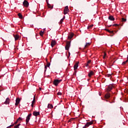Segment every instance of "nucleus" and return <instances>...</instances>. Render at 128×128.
Wrapping results in <instances>:
<instances>
[{
  "mask_svg": "<svg viewBox=\"0 0 128 128\" xmlns=\"http://www.w3.org/2000/svg\"><path fill=\"white\" fill-rule=\"evenodd\" d=\"M70 42H67L65 46L66 50H70Z\"/></svg>",
  "mask_w": 128,
  "mask_h": 128,
  "instance_id": "obj_1",
  "label": "nucleus"
},
{
  "mask_svg": "<svg viewBox=\"0 0 128 128\" xmlns=\"http://www.w3.org/2000/svg\"><path fill=\"white\" fill-rule=\"evenodd\" d=\"M60 82H62V80H54L53 84H54V86H58V84H60Z\"/></svg>",
  "mask_w": 128,
  "mask_h": 128,
  "instance_id": "obj_2",
  "label": "nucleus"
},
{
  "mask_svg": "<svg viewBox=\"0 0 128 128\" xmlns=\"http://www.w3.org/2000/svg\"><path fill=\"white\" fill-rule=\"evenodd\" d=\"M70 12V10L68 9V6H66L64 8V14H66L68 12Z\"/></svg>",
  "mask_w": 128,
  "mask_h": 128,
  "instance_id": "obj_3",
  "label": "nucleus"
},
{
  "mask_svg": "<svg viewBox=\"0 0 128 128\" xmlns=\"http://www.w3.org/2000/svg\"><path fill=\"white\" fill-rule=\"evenodd\" d=\"M23 6L26 8H28L30 6V4L27 0H24L23 2Z\"/></svg>",
  "mask_w": 128,
  "mask_h": 128,
  "instance_id": "obj_4",
  "label": "nucleus"
},
{
  "mask_svg": "<svg viewBox=\"0 0 128 128\" xmlns=\"http://www.w3.org/2000/svg\"><path fill=\"white\" fill-rule=\"evenodd\" d=\"M112 88H114V86H112V85H110V86H108L106 92H110V90H112Z\"/></svg>",
  "mask_w": 128,
  "mask_h": 128,
  "instance_id": "obj_5",
  "label": "nucleus"
},
{
  "mask_svg": "<svg viewBox=\"0 0 128 128\" xmlns=\"http://www.w3.org/2000/svg\"><path fill=\"white\" fill-rule=\"evenodd\" d=\"M30 116H32V114H29L27 116L26 118V124H28V122H30Z\"/></svg>",
  "mask_w": 128,
  "mask_h": 128,
  "instance_id": "obj_6",
  "label": "nucleus"
},
{
  "mask_svg": "<svg viewBox=\"0 0 128 128\" xmlns=\"http://www.w3.org/2000/svg\"><path fill=\"white\" fill-rule=\"evenodd\" d=\"M104 98H105L106 100H108V99L110 98V92H108V93H106L105 94Z\"/></svg>",
  "mask_w": 128,
  "mask_h": 128,
  "instance_id": "obj_7",
  "label": "nucleus"
},
{
  "mask_svg": "<svg viewBox=\"0 0 128 128\" xmlns=\"http://www.w3.org/2000/svg\"><path fill=\"white\" fill-rule=\"evenodd\" d=\"M56 40H52L51 42L52 48H54V46H56Z\"/></svg>",
  "mask_w": 128,
  "mask_h": 128,
  "instance_id": "obj_8",
  "label": "nucleus"
},
{
  "mask_svg": "<svg viewBox=\"0 0 128 128\" xmlns=\"http://www.w3.org/2000/svg\"><path fill=\"white\" fill-rule=\"evenodd\" d=\"M78 68V63H76L74 66V70H76Z\"/></svg>",
  "mask_w": 128,
  "mask_h": 128,
  "instance_id": "obj_9",
  "label": "nucleus"
},
{
  "mask_svg": "<svg viewBox=\"0 0 128 128\" xmlns=\"http://www.w3.org/2000/svg\"><path fill=\"white\" fill-rule=\"evenodd\" d=\"M33 115L34 116H40V112H37L34 111L33 112Z\"/></svg>",
  "mask_w": 128,
  "mask_h": 128,
  "instance_id": "obj_10",
  "label": "nucleus"
},
{
  "mask_svg": "<svg viewBox=\"0 0 128 128\" xmlns=\"http://www.w3.org/2000/svg\"><path fill=\"white\" fill-rule=\"evenodd\" d=\"M74 38V34H71L68 36V40H72Z\"/></svg>",
  "mask_w": 128,
  "mask_h": 128,
  "instance_id": "obj_11",
  "label": "nucleus"
},
{
  "mask_svg": "<svg viewBox=\"0 0 128 128\" xmlns=\"http://www.w3.org/2000/svg\"><path fill=\"white\" fill-rule=\"evenodd\" d=\"M50 63L48 62L47 65L45 66L44 68H45V72L46 71V68H50Z\"/></svg>",
  "mask_w": 128,
  "mask_h": 128,
  "instance_id": "obj_12",
  "label": "nucleus"
},
{
  "mask_svg": "<svg viewBox=\"0 0 128 128\" xmlns=\"http://www.w3.org/2000/svg\"><path fill=\"white\" fill-rule=\"evenodd\" d=\"M108 20H114V16H110L108 17Z\"/></svg>",
  "mask_w": 128,
  "mask_h": 128,
  "instance_id": "obj_13",
  "label": "nucleus"
},
{
  "mask_svg": "<svg viewBox=\"0 0 128 128\" xmlns=\"http://www.w3.org/2000/svg\"><path fill=\"white\" fill-rule=\"evenodd\" d=\"M88 76L89 78H90L92 76H94V72L90 71V72L88 73Z\"/></svg>",
  "mask_w": 128,
  "mask_h": 128,
  "instance_id": "obj_14",
  "label": "nucleus"
},
{
  "mask_svg": "<svg viewBox=\"0 0 128 128\" xmlns=\"http://www.w3.org/2000/svg\"><path fill=\"white\" fill-rule=\"evenodd\" d=\"M21 99L20 98H16V106H18L20 102Z\"/></svg>",
  "mask_w": 128,
  "mask_h": 128,
  "instance_id": "obj_15",
  "label": "nucleus"
},
{
  "mask_svg": "<svg viewBox=\"0 0 128 128\" xmlns=\"http://www.w3.org/2000/svg\"><path fill=\"white\" fill-rule=\"evenodd\" d=\"M92 122H88L86 124V126H92Z\"/></svg>",
  "mask_w": 128,
  "mask_h": 128,
  "instance_id": "obj_16",
  "label": "nucleus"
},
{
  "mask_svg": "<svg viewBox=\"0 0 128 128\" xmlns=\"http://www.w3.org/2000/svg\"><path fill=\"white\" fill-rule=\"evenodd\" d=\"M9 102H10V98H7L6 99V100L4 102V104H8Z\"/></svg>",
  "mask_w": 128,
  "mask_h": 128,
  "instance_id": "obj_17",
  "label": "nucleus"
},
{
  "mask_svg": "<svg viewBox=\"0 0 128 128\" xmlns=\"http://www.w3.org/2000/svg\"><path fill=\"white\" fill-rule=\"evenodd\" d=\"M18 16L19 18H20V20H22V14L21 13H18Z\"/></svg>",
  "mask_w": 128,
  "mask_h": 128,
  "instance_id": "obj_18",
  "label": "nucleus"
},
{
  "mask_svg": "<svg viewBox=\"0 0 128 128\" xmlns=\"http://www.w3.org/2000/svg\"><path fill=\"white\" fill-rule=\"evenodd\" d=\"M89 46H90V42H88V43H86V44L84 46V48H86L87 47H88Z\"/></svg>",
  "mask_w": 128,
  "mask_h": 128,
  "instance_id": "obj_19",
  "label": "nucleus"
},
{
  "mask_svg": "<svg viewBox=\"0 0 128 128\" xmlns=\"http://www.w3.org/2000/svg\"><path fill=\"white\" fill-rule=\"evenodd\" d=\"M48 108H53L52 104H48Z\"/></svg>",
  "mask_w": 128,
  "mask_h": 128,
  "instance_id": "obj_20",
  "label": "nucleus"
},
{
  "mask_svg": "<svg viewBox=\"0 0 128 128\" xmlns=\"http://www.w3.org/2000/svg\"><path fill=\"white\" fill-rule=\"evenodd\" d=\"M48 6L49 8H52L54 7L50 5V4H49L48 3Z\"/></svg>",
  "mask_w": 128,
  "mask_h": 128,
  "instance_id": "obj_21",
  "label": "nucleus"
},
{
  "mask_svg": "<svg viewBox=\"0 0 128 128\" xmlns=\"http://www.w3.org/2000/svg\"><path fill=\"white\" fill-rule=\"evenodd\" d=\"M34 102H36V97L35 96L34 97V100L32 101V104H34Z\"/></svg>",
  "mask_w": 128,
  "mask_h": 128,
  "instance_id": "obj_22",
  "label": "nucleus"
},
{
  "mask_svg": "<svg viewBox=\"0 0 128 128\" xmlns=\"http://www.w3.org/2000/svg\"><path fill=\"white\" fill-rule=\"evenodd\" d=\"M122 22H126V19L124 18H122Z\"/></svg>",
  "mask_w": 128,
  "mask_h": 128,
  "instance_id": "obj_23",
  "label": "nucleus"
},
{
  "mask_svg": "<svg viewBox=\"0 0 128 128\" xmlns=\"http://www.w3.org/2000/svg\"><path fill=\"white\" fill-rule=\"evenodd\" d=\"M40 34L41 36H44V32L40 31Z\"/></svg>",
  "mask_w": 128,
  "mask_h": 128,
  "instance_id": "obj_24",
  "label": "nucleus"
},
{
  "mask_svg": "<svg viewBox=\"0 0 128 128\" xmlns=\"http://www.w3.org/2000/svg\"><path fill=\"white\" fill-rule=\"evenodd\" d=\"M94 26V24H91L88 26V28H92Z\"/></svg>",
  "mask_w": 128,
  "mask_h": 128,
  "instance_id": "obj_25",
  "label": "nucleus"
},
{
  "mask_svg": "<svg viewBox=\"0 0 128 128\" xmlns=\"http://www.w3.org/2000/svg\"><path fill=\"white\" fill-rule=\"evenodd\" d=\"M20 40V36L18 35V34H16V40Z\"/></svg>",
  "mask_w": 128,
  "mask_h": 128,
  "instance_id": "obj_26",
  "label": "nucleus"
},
{
  "mask_svg": "<svg viewBox=\"0 0 128 128\" xmlns=\"http://www.w3.org/2000/svg\"><path fill=\"white\" fill-rule=\"evenodd\" d=\"M104 56L103 58H105L106 57V52H104Z\"/></svg>",
  "mask_w": 128,
  "mask_h": 128,
  "instance_id": "obj_27",
  "label": "nucleus"
},
{
  "mask_svg": "<svg viewBox=\"0 0 128 128\" xmlns=\"http://www.w3.org/2000/svg\"><path fill=\"white\" fill-rule=\"evenodd\" d=\"M20 120H22V118L20 117L17 120L16 122H20Z\"/></svg>",
  "mask_w": 128,
  "mask_h": 128,
  "instance_id": "obj_28",
  "label": "nucleus"
},
{
  "mask_svg": "<svg viewBox=\"0 0 128 128\" xmlns=\"http://www.w3.org/2000/svg\"><path fill=\"white\" fill-rule=\"evenodd\" d=\"M108 32H110V34H114V30H108Z\"/></svg>",
  "mask_w": 128,
  "mask_h": 128,
  "instance_id": "obj_29",
  "label": "nucleus"
},
{
  "mask_svg": "<svg viewBox=\"0 0 128 128\" xmlns=\"http://www.w3.org/2000/svg\"><path fill=\"white\" fill-rule=\"evenodd\" d=\"M128 60H126L125 62H124L122 64H126V62H128Z\"/></svg>",
  "mask_w": 128,
  "mask_h": 128,
  "instance_id": "obj_30",
  "label": "nucleus"
},
{
  "mask_svg": "<svg viewBox=\"0 0 128 128\" xmlns=\"http://www.w3.org/2000/svg\"><path fill=\"white\" fill-rule=\"evenodd\" d=\"M106 76H107L108 78H110V76H112V74H108L107 75H106Z\"/></svg>",
  "mask_w": 128,
  "mask_h": 128,
  "instance_id": "obj_31",
  "label": "nucleus"
},
{
  "mask_svg": "<svg viewBox=\"0 0 128 128\" xmlns=\"http://www.w3.org/2000/svg\"><path fill=\"white\" fill-rule=\"evenodd\" d=\"M74 76H76V70H74Z\"/></svg>",
  "mask_w": 128,
  "mask_h": 128,
  "instance_id": "obj_32",
  "label": "nucleus"
},
{
  "mask_svg": "<svg viewBox=\"0 0 128 128\" xmlns=\"http://www.w3.org/2000/svg\"><path fill=\"white\" fill-rule=\"evenodd\" d=\"M58 96H62V92H58V94H57Z\"/></svg>",
  "mask_w": 128,
  "mask_h": 128,
  "instance_id": "obj_33",
  "label": "nucleus"
},
{
  "mask_svg": "<svg viewBox=\"0 0 128 128\" xmlns=\"http://www.w3.org/2000/svg\"><path fill=\"white\" fill-rule=\"evenodd\" d=\"M62 22H64V19H61L60 20V24H62Z\"/></svg>",
  "mask_w": 128,
  "mask_h": 128,
  "instance_id": "obj_34",
  "label": "nucleus"
},
{
  "mask_svg": "<svg viewBox=\"0 0 128 128\" xmlns=\"http://www.w3.org/2000/svg\"><path fill=\"white\" fill-rule=\"evenodd\" d=\"M91 62H92V60H89L88 61L87 64H90Z\"/></svg>",
  "mask_w": 128,
  "mask_h": 128,
  "instance_id": "obj_35",
  "label": "nucleus"
},
{
  "mask_svg": "<svg viewBox=\"0 0 128 128\" xmlns=\"http://www.w3.org/2000/svg\"><path fill=\"white\" fill-rule=\"evenodd\" d=\"M12 126H14V125H12V124L10 125V126L7 127L6 128H12Z\"/></svg>",
  "mask_w": 128,
  "mask_h": 128,
  "instance_id": "obj_36",
  "label": "nucleus"
},
{
  "mask_svg": "<svg viewBox=\"0 0 128 128\" xmlns=\"http://www.w3.org/2000/svg\"><path fill=\"white\" fill-rule=\"evenodd\" d=\"M72 119H70L68 121V122H72Z\"/></svg>",
  "mask_w": 128,
  "mask_h": 128,
  "instance_id": "obj_37",
  "label": "nucleus"
},
{
  "mask_svg": "<svg viewBox=\"0 0 128 128\" xmlns=\"http://www.w3.org/2000/svg\"><path fill=\"white\" fill-rule=\"evenodd\" d=\"M14 38H15V40H16V35H14Z\"/></svg>",
  "mask_w": 128,
  "mask_h": 128,
  "instance_id": "obj_38",
  "label": "nucleus"
},
{
  "mask_svg": "<svg viewBox=\"0 0 128 128\" xmlns=\"http://www.w3.org/2000/svg\"><path fill=\"white\" fill-rule=\"evenodd\" d=\"M88 127V126H86V124L82 128H86Z\"/></svg>",
  "mask_w": 128,
  "mask_h": 128,
  "instance_id": "obj_39",
  "label": "nucleus"
},
{
  "mask_svg": "<svg viewBox=\"0 0 128 128\" xmlns=\"http://www.w3.org/2000/svg\"><path fill=\"white\" fill-rule=\"evenodd\" d=\"M118 24H114L113 25V26H118Z\"/></svg>",
  "mask_w": 128,
  "mask_h": 128,
  "instance_id": "obj_40",
  "label": "nucleus"
},
{
  "mask_svg": "<svg viewBox=\"0 0 128 128\" xmlns=\"http://www.w3.org/2000/svg\"><path fill=\"white\" fill-rule=\"evenodd\" d=\"M20 126V124H17V125H16V128H18V126Z\"/></svg>",
  "mask_w": 128,
  "mask_h": 128,
  "instance_id": "obj_41",
  "label": "nucleus"
},
{
  "mask_svg": "<svg viewBox=\"0 0 128 128\" xmlns=\"http://www.w3.org/2000/svg\"><path fill=\"white\" fill-rule=\"evenodd\" d=\"M15 106H16V100Z\"/></svg>",
  "mask_w": 128,
  "mask_h": 128,
  "instance_id": "obj_42",
  "label": "nucleus"
},
{
  "mask_svg": "<svg viewBox=\"0 0 128 128\" xmlns=\"http://www.w3.org/2000/svg\"><path fill=\"white\" fill-rule=\"evenodd\" d=\"M31 106H32V108H33V106H34V104H32Z\"/></svg>",
  "mask_w": 128,
  "mask_h": 128,
  "instance_id": "obj_43",
  "label": "nucleus"
},
{
  "mask_svg": "<svg viewBox=\"0 0 128 128\" xmlns=\"http://www.w3.org/2000/svg\"><path fill=\"white\" fill-rule=\"evenodd\" d=\"M64 18H66V16H64V17L62 19L64 20Z\"/></svg>",
  "mask_w": 128,
  "mask_h": 128,
  "instance_id": "obj_44",
  "label": "nucleus"
},
{
  "mask_svg": "<svg viewBox=\"0 0 128 128\" xmlns=\"http://www.w3.org/2000/svg\"><path fill=\"white\" fill-rule=\"evenodd\" d=\"M88 66V64H86V66Z\"/></svg>",
  "mask_w": 128,
  "mask_h": 128,
  "instance_id": "obj_45",
  "label": "nucleus"
},
{
  "mask_svg": "<svg viewBox=\"0 0 128 128\" xmlns=\"http://www.w3.org/2000/svg\"><path fill=\"white\" fill-rule=\"evenodd\" d=\"M106 100V102H108L107 100Z\"/></svg>",
  "mask_w": 128,
  "mask_h": 128,
  "instance_id": "obj_46",
  "label": "nucleus"
},
{
  "mask_svg": "<svg viewBox=\"0 0 128 128\" xmlns=\"http://www.w3.org/2000/svg\"><path fill=\"white\" fill-rule=\"evenodd\" d=\"M106 30L107 32H108V30Z\"/></svg>",
  "mask_w": 128,
  "mask_h": 128,
  "instance_id": "obj_47",
  "label": "nucleus"
},
{
  "mask_svg": "<svg viewBox=\"0 0 128 128\" xmlns=\"http://www.w3.org/2000/svg\"><path fill=\"white\" fill-rule=\"evenodd\" d=\"M40 90H42V88H40Z\"/></svg>",
  "mask_w": 128,
  "mask_h": 128,
  "instance_id": "obj_48",
  "label": "nucleus"
},
{
  "mask_svg": "<svg viewBox=\"0 0 128 128\" xmlns=\"http://www.w3.org/2000/svg\"><path fill=\"white\" fill-rule=\"evenodd\" d=\"M114 36V34L112 35L111 36Z\"/></svg>",
  "mask_w": 128,
  "mask_h": 128,
  "instance_id": "obj_49",
  "label": "nucleus"
},
{
  "mask_svg": "<svg viewBox=\"0 0 128 128\" xmlns=\"http://www.w3.org/2000/svg\"><path fill=\"white\" fill-rule=\"evenodd\" d=\"M127 93L128 94V90H127Z\"/></svg>",
  "mask_w": 128,
  "mask_h": 128,
  "instance_id": "obj_50",
  "label": "nucleus"
},
{
  "mask_svg": "<svg viewBox=\"0 0 128 128\" xmlns=\"http://www.w3.org/2000/svg\"><path fill=\"white\" fill-rule=\"evenodd\" d=\"M14 124H16V122H14Z\"/></svg>",
  "mask_w": 128,
  "mask_h": 128,
  "instance_id": "obj_51",
  "label": "nucleus"
},
{
  "mask_svg": "<svg viewBox=\"0 0 128 128\" xmlns=\"http://www.w3.org/2000/svg\"><path fill=\"white\" fill-rule=\"evenodd\" d=\"M69 54H70V52H69Z\"/></svg>",
  "mask_w": 128,
  "mask_h": 128,
  "instance_id": "obj_52",
  "label": "nucleus"
},
{
  "mask_svg": "<svg viewBox=\"0 0 128 128\" xmlns=\"http://www.w3.org/2000/svg\"><path fill=\"white\" fill-rule=\"evenodd\" d=\"M14 50H16V47L14 48Z\"/></svg>",
  "mask_w": 128,
  "mask_h": 128,
  "instance_id": "obj_53",
  "label": "nucleus"
}]
</instances>
